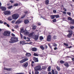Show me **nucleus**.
Here are the masks:
<instances>
[{
	"mask_svg": "<svg viewBox=\"0 0 74 74\" xmlns=\"http://www.w3.org/2000/svg\"><path fill=\"white\" fill-rule=\"evenodd\" d=\"M52 22H56V19H53L52 20Z\"/></svg>",
	"mask_w": 74,
	"mask_h": 74,
	"instance_id": "obj_45",
	"label": "nucleus"
},
{
	"mask_svg": "<svg viewBox=\"0 0 74 74\" xmlns=\"http://www.w3.org/2000/svg\"><path fill=\"white\" fill-rule=\"evenodd\" d=\"M10 41H9L10 43H14L15 42V40H14V38H12L10 39Z\"/></svg>",
	"mask_w": 74,
	"mask_h": 74,
	"instance_id": "obj_11",
	"label": "nucleus"
},
{
	"mask_svg": "<svg viewBox=\"0 0 74 74\" xmlns=\"http://www.w3.org/2000/svg\"><path fill=\"white\" fill-rule=\"evenodd\" d=\"M16 74H24V73H17Z\"/></svg>",
	"mask_w": 74,
	"mask_h": 74,
	"instance_id": "obj_54",
	"label": "nucleus"
},
{
	"mask_svg": "<svg viewBox=\"0 0 74 74\" xmlns=\"http://www.w3.org/2000/svg\"><path fill=\"white\" fill-rule=\"evenodd\" d=\"M71 59L73 61H74V58H72Z\"/></svg>",
	"mask_w": 74,
	"mask_h": 74,
	"instance_id": "obj_64",
	"label": "nucleus"
},
{
	"mask_svg": "<svg viewBox=\"0 0 74 74\" xmlns=\"http://www.w3.org/2000/svg\"><path fill=\"white\" fill-rule=\"evenodd\" d=\"M11 36H13V37H15V35L13 33L11 34Z\"/></svg>",
	"mask_w": 74,
	"mask_h": 74,
	"instance_id": "obj_49",
	"label": "nucleus"
},
{
	"mask_svg": "<svg viewBox=\"0 0 74 74\" xmlns=\"http://www.w3.org/2000/svg\"><path fill=\"white\" fill-rule=\"evenodd\" d=\"M20 42L21 44H22V45H24V44H29V43H25V41H20Z\"/></svg>",
	"mask_w": 74,
	"mask_h": 74,
	"instance_id": "obj_10",
	"label": "nucleus"
},
{
	"mask_svg": "<svg viewBox=\"0 0 74 74\" xmlns=\"http://www.w3.org/2000/svg\"><path fill=\"white\" fill-rule=\"evenodd\" d=\"M45 3L46 5L49 4V0H46L45 1Z\"/></svg>",
	"mask_w": 74,
	"mask_h": 74,
	"instance_id": "obj_22",
	"label": "nucleus"
},
{
	"mask_svg": "<svg viewBox=\"0 0 74 74\" xmlns=\"http://www.w3.org/2000/svg\"><path fill=\"white\" fill-rule=\"evenodd\" d=\"M51 67L50 66H49L47 69V71H51Z\"/></svg>",
	"mask_w": 74,
	"mask_h": 74,
	"instance_id": "obj_24",
	"label": "nucleus"
},
{
	"mask_svg": "<svg viewBox=\"0 0 74 74\" xmlns=\"http://www.w3.org/2000/svg\"><path fill=\"white\" fill-rule=\"evenodd\" d=\"M38 37H39V36L38 35H35L34 36V39L35 41H37L38 40Z\"/></svg>",
	"mask_w": 74,
	"mask_h": 74,
	"instance_id": "obj_12",
	"label": "nucleus"
},
{
	"mask_svg": "<svg viewBox=\"0 0 74 74\" xmlns=\"http://www.w3.org/2000/svg\"><path fill=\"white\" fill-rule=\"evenodd\" d=\"M47 67L45 66H43L42 68V69L43 70H45V69H47Z\"/></svg>",
	"mask_w": 74,
	"mask_h": 74,
	"instance_id": "obj_33",
	"label": "nucleus"
},
{
	"mask_svg": "<svg viewBox=\"0 0 74 74\" xmlns=\"http://www.w3.org/2000/svg\"><path fill=\"white\" fill-rule=\"evenodd\" d=\"M4 70H6V71H11L12 70V68H7L5 67H4Z\"/></svg>",
	"mask_w": 74,
	"mask_h": 74,
	"instance_id": "obj_13",
	"label": "nucleus"
},
{
	"mask_svg": "<svg viewBox=\"0 0 74 74\" xmlns=\"http://www.w3.org/2000/svg\"><path fill=\"white\" fill-rule=\"evenodd\" d=\"M0 9H1L2 11H6V10H7L6 7L4 6H1L0 7Z\"/></svg>",
	"mask_w": 74,
	"mask_h": 74,
	"instance_id": "obj_9",
	"label": "nucleus"
},
{
	"mask_svg": "<svg viewBox=\"0 0 74 74\" xmlns=\"http://www.w3.org/2000/svg\"><path fill=\"white\" fill-rule=\"evenodd\" d=\"M16 29H18V25H16L15 26Z\"/></svg>",
	"mask_w": 74,
	"mask_h": 74,
	"instance_id": "obj_56",
	"label": "nucleus"
},
{
	"mask_svg": "<svg viewBox=\"0 0 74 74\" xmlns=\"http://www.w3.org/2000/svg\"><path fill=\"white\" fill-rule=\"evenodd\" d=\"M0 23H3V22L2 21H1L0 20Z\"/></svg>",
	"mask_w": 74,
	"mask_h": 74,
	"instance_id": "obj_58",
	"label": "nucleus"
},
{
	"mask_svg": "<svg viewBox=\"0 0 74 74\" xmlns=\"http://www.w3.org/2000/svg\"><path fill=\"white\" fill-rule=\"evenodd\" d=\"M64 45H65V46H66V47L69 46L68 44L66 43H64Z\"/></svg>",
	"mask_w": 74,
	"mask_h": 74,
	"instance_id": "obj_37",
	"label": "nucleus"
},
{
	"mask_svg": "<svg viewBox=\"0 0 74 74\" xmlns=\"http://www.w3.org/2000/svg\"><path fill=\"white\" fill-rule=\"evenodd\" d=\"M15 40V42H16L17 41H18V38H14Z\"/></svg>",
	"mask_w": 74,
	"mask_h": 74,
	"instance_id": "obj_40",
	"label": "nucleus"
},
{
	"mask_svg": "<svg viewBox=\"0 0 74 74\" xmlns=\"http://www.w3.org/2000/svg\"><path fill=\"white\" fill-rule=\"evenodd\" d=\"M33 35V33H31L28 34V36L29 37H32Z\"/></svg>",
	"mask_w": 74,
	"mask_h": 74,
	"instance_id": "obj_25",
	"label": "nucleus"
},
{
	"mask_svg": "<svg viewBox=\"0 0 74 74\" xmlns=\"http://www.w3.org/2000/svg\"><path fill=\"white\" fill-rule=\"evenodd\" d=\"M50 17L51 19H53L55 18V15H51L50 16Z\"/></svg>",
	"mask_w": 74,
	"mask_h": 74,
	"instance_id": "obj_23",
	"label": "nucleus"
},
{
	"mask_svg": "<svg viewBox=\"0 0 74 74\" xmlns=\"http://www.w3.org/2000/svg\"><path fill=\"white\" fill-rule=\"evenodd\" d=\"M57 37V36H56L54 35L53 38V40H55V39H56Z\"/></svg>",
	"mask_w": 74,
	"mask_h": 74,
	"instance_id": "obj_35",
	"label": "nucleus"
},
{
	"mask_svg": "<svg viewBox=\"0 0 74 74\" xmlns=\"http://www.w3.org/2000/svg\"><path fill=\"white\" fill-rule=\"evenodd\" d=\"M12 7H13L12 5H11V6H10L8 7V9H11V8H12Z\"/></svg>",
	"mask_w": 74,
	"mask_h": 74,
	"instance_id": "obj_36",
	"label": "nucleus"
},
{
	"mask_svg": "<svg viewBox=\"0 0 74 74\" xmlns=\"http://www.w3.org/2000/svg\"><path fill=\"white\" fill-rule=\"evenodd\" d=\"M28 66V63L27 62L25 63L23 65V67H27Z\"/></svg>",
	"mask_w": 74,
	"mask_h": 74,
	"instance_id": "obj_16",
	"label": "nucleus"
},
{
	"mask_svg": "<svg viewBox=\"0 0 74 74\" xmlns=\"http://www.w3.org/2000/svg\"><path fill=\"white\" fill-rule=\"evenodd\" d=\"M39 73L38 72V71H36L35 72V74H38Z\"/></svg>",
	"mask_w": 74,
	"mask_h": 74,
	"instance_id": "obj_46",
	"label": "nucleus"
},
{
	"mask_svg": "<svg viewBox=\"0 0 74 74\" xmlns=\"http://www.w3.org/2000/svg\"><path fill=\"white\" fill-rule=\"evenodd\" d=\"M56 68L57 69V70L58 71H60V67L58 66H57L56 67Z\"/></svg>",
	"mask_w": 74,
	"mask_h": 74,
	"instance_id": "obj_26",
	"label": "nucleus"
},
{
	"mask_svg": "<svg viewBox=\"0 0 74 74\" xmlns=\"http://www.w3.org/2000/svg\"><path fill=\"white\" fill-rule=\"evenodd\" d=\"M64 65H65L66 67H69V63L67 62L65 63L64 64Z\"/></svg>",
	"mask_w": 74,
	"mask_h": 74,
	"instance_id": "obj_18",
	"label": "nucleus"
},
{
	"mask_svg": "<svg viewBox=\"0 0 74 74\" xmlns=\"http://www.w3.org/2000/svg\"><path fill=\"white\" fill-rule=\"evenodd\" d=\"M3 13L5 15H8L11 14V12L10 11L7 10L4 11Z\"/></svg>",
	"mask_w": 74,
	"mask_h": 74,
	"instance_id": "obj_6",
	"label": "nucleus"
},
{
	"mask_svg": "<svg viewBox=\"0 0 74 74\" xmlns=\"http://www.w3.org/2000/svg\"><path fill=\"white\" fill-rule=\"evenodd\" d=\"M34 69L35 71H38L39 70H42V69L41 68L40 65L34 68Z\"/></svg>",
	"mask_w": 74,
	"mask_h": 74,
	"instance_id": "obj_4",
	"label": "nucleus"
},
{
	"mask_svg": "<svg viewBox=\"0 0 74 74\" xmlns=\"http://www.w3.org/2000/svg\"><path fill=\"white\" fill-rule=\"evenodd\" d=\"M29 22V21L28 20H25L24 21V23L25 24H27Z\"/></svg>",
	"mask_w": 74,
	"mask_h": 74,
	"instance_id": "obj_21",
	"label": "nucleus"
},
{
	"mask_svg": "<svg viewBox=\"0 0 74 74\" xmlns=\"http://www.w3.org/2000/svg\"><path fill=\"white\" fill-rule=\"evenodd\" d=\"M33 60L35 62H38V60L37 58H36V57H34L33 58Z\"/></svg>",
	"mask_w": 74,
	"mask_h": 74,
	"instance_id": "obj_15",
	"label": "nucleus"
},
{
	"mask_svg": "<svg viewBox=\"0 0 74 74\" xmlns=\"http://www.w3.org/2000/svg\"><path fill=\"white\" fill-rule=\"evenodd\" d=\"M48 74H52V73H51V72H49Z\"/></svg>",
	"mask_w": 74,
	"mask_h": 74,
	"instance_id": "obj_63",
	"label": "nucleus"
},
{
	"mask_svg": "<svg viewBox=\"0 0 74 74\" xmlns=\"http://www.w3.org/2000/svg\"><path fill=\"white\" fill-rule=\"evenodd\" d=\"M12 19H13L12 18V17L11 16L9 17L8 18V21H12Z\"/></svg>",
	"mask_w": 74,
	"mask_h": 74,
	"instance_id": "obj_20",
	"label": "nucleus"
},
{
	"mask_svg": "<svg viewBox=\"0 0 74 74\" xmlns=\"http://www.w3.org/2000/svg\"><path fill=\"white\" fill-rule=\"evenodd\" d=\"M15 22V20H13L11 22V23H14Z\"/></svg>",
	"mask_w": 74,
	"mask_h": 74,
	"instance_id": "obj_52",
	"label": "nucleus"
},
{
	"mask_svg": "<svg viewBox=\"0 0 74 74\" xmlns=\"http://www.w3.org/2000/svg\"><path fill=\"white\" fill-rule=\"evenodd\" d=\"M7 27H10V25H9L8 24H7Z\"/></svg>",
	"mask_w": 74,
	"mask_h": 74,
	"instance_id": "obj_55",
	"label": "nucleus"
},
{
	"mask_svg": "<svg viewBox=\"0 0 74 74\" xmlns=\"http://www.w3.org/2000/svg\"><path fill=\"white\" fill-rule=\"evenodd\" d=\"M36 26H33L32 28V30H36Z\"/></svg>",
	"mask_w": 74,
	"mask_h": 74,
	"instance_id": "obj_29",
	"label": "nucleus"
},
{
	"mask_svg": "<svg viewBox=\"0 0 74 74\" xmlns=\"http://www.w3.org/2000/svg\"><path fill=\"white\" fill-rule=\"evenodd\" d=\"M38 25H41V23H38Z\"/></svg>",
	"mask_w": 74,
	"mask_h": 74,
	"instance_id": "obj_61",
	"label": "nucleus"
},
{
	"mask_svg": "<svg viewBox=\"0 0 74 74\" xmlns=\"http://www.w3.org/2000/svg\"><path fill=\"white\" fill-rule=\"evenodd\" d=\"M55 17L56 18H59V15H54Z\"/></svg>",
	"mask_w": 74,
	"mask_h": 74,
	"instance_id": "obj_32",
	"label": "nucleus"
},
{
	"mask_svg": "<svg viewBox=\"0 0 74 74\" xmlns=\"http://www.w3.org/2000/svg\"><path fill=\"white\" fill-rule=\"evenodd\" d=\"M63 13L65 15H66V12H63Z\"/></svg>",
	"mask_w": 74,
	"mask_h": 74,
	"instance_id": "obj_57",
	"label": "nucleus"
},
{
	"mask_svg": "<svg viewBox=\"0 0 74 74\" xmlns=\"http://www.w3.org/2000/svg\"><path fill=\"white\" fill-rule=\"evenodd\" d=\"M44 39V38L42 36H40L39 37V39L40 40H42Z\"/></svg>",
	"mask_w": 74,
	"mask_h": 74,
	"instance_id": "obj_27",
	"label": "nucleus"
},
{
	"mask_svg": "<svg viewBox=\"0 0 74 74\" xmlns=\"http://www.w3.org/2000/svg\"><path fill=\"white\" fill-rule=\"evenodd\" d=\"M20 34L21 38L22 39V38H23V35H22L21 33H20Z\"/></svg>",
	"mask_w": 74,
	"mask_h": 74,
	"instance_id": "obj_43",
	"label": "nucleus"
},
{
	"mask_svg": "<svg viewBox=\"0 0 74 74\" xmlns=\"http://www.w3.org/2000/svg\"><path fill=\"white\" fill-rule=\"evenodd\" d=\"M10 34H11V32L8 31H5L3 33V35L4 36H7L9 37L10 36Z\"/></svg>",
	"mask_w": 74,
	"mask_h": 74,
	"instance_id": "obj_1",
	"label": "nucleus"
},
{
	"mask_svg": "<svg viewBox=\"0 0 74 74\" xmlns=\"http://www.w3.org/2000/svg\"><path fill=\"white\" fill-rule=\"evenodd\" d=\"M25 35H29V32H25Z\"/></svg>",
	"mask_w": 74,
	"mask_h": 74,
	"instance_id": "obj_38",
	"label": "nucleus"
},
{
	"mask_svg": "<svg viewBox=\"0 0 74 74\" xmlns=\"http://www.w3.org/2000/svg\"><path fill=\"white\" fill-rule=\"evenodd\" d=\"M25 14H27L28 13V11H26L24 12Z\"/></svg>",
	"mask_w": 74,
	"mask_h": 74,
	"instance_id": "obj_51",
	"label": "nucleus"
},
{
	"mask_svg": "<svg viewBox=\"0 0 74 74\" xmlns=\"http://www.w3.org/2000/svg\"><path fill=\"white\" fill-rule=\"evenodd\" d=\"M67 14L70 16H71V12H67Z\"/></svg>",
	"mask_w": 74,
	"mask_h": 74,
	"instance_id": "obj_44",
	"label": "nucleus"
},
{
	"mask_svg": "<svg viewBox=\"0 0 74 74\" xmlns=\"http://www.w3.org/2000/svg\"><path fill=\"white\" fill-rule=\"evenodd\" d=\"M12 16L13 19H17L19 18V15L18 13H16L12 14Z\"/></svg>",
	"mask_w": 74,
	"mask_h": 74,
	"instance_id": "obj_2",
	"label": "nucleus"
},
{
	"mask_svg": "<svg viewBox=\"0 0 74 74\" xmlns=\"http://www.w3.org/2000/svg\"><path fill=\"white\" fill-rule=\"evenodd\" d=\"M28 60V58H25V59H23L22 60L20 61V63H24V62H26V61H27Z\"/></svg>",
	"mask_w": 74,
	"mask_h": 74,
	"instance_id": "obj_8",
	"label": "nucleus"
},
{
	"mask_svg": "<svg viewBox=\"0 0 74 74\" xmlns=\"http://www.w3.org/2000/svg\"><path fill=\"white\" fill-rule=\"evenodd\" d=\"M18 3H16L14 4V7H16L17 6H18Z\"/></svg>",
	"mask_w": 74,
	"mask_h": 74,
	"instance_id": "obj_34",
	"label": "nucleus"
},
{
	"mask_svg": "<svg viewBox=\"0 0 74 74\" xmlns=\"http://www.w3.org/2000/svg\"><path fill=\"white\" fill-rule=\"evenodd\" d=\"M45 49H47L48 48V46L46 45H45Z\"/></svg>",
	"mask_w": 74,
	"mask_h": 74,
	"instance_id": "obj_48",
	"label": "nucleus"
},
{
	"mask_svg": "<svg viewBox=\"0 0 74 74\" xmlns=\"http://www.w3.org/2000/svg\"><path fill=\"white\" fill-rule=\"evenodd\" d=\"M40 48L42 49V50H44V47L43 46H40Z\"/></svg>",
	"mask_w": 74,
	"mask_h": 74,
	"instance_id": "obj_31",
	"label": "nucleus"
},
{
	"mask_svg": "<svg viewBox=\"0 0 74 74\" xmlns=\"http://www.w3.org/2000/svg\"><path fill=\"white\" fill-rule=\"evenodd\" d=\"M4 25H7V23L6 22H4Z\"/></svg>",
	"mask_w": 74,
	"mask_h": 74,
	"instance_id": "obj_62",
	"label": "nucleus"
},
{
	"mask_svg": "<svg viewBox=\"0 0 74 74\" xmlns=\"http://www.w3.org/2000/svg\"><path fill=\"white\" fill-rule=\"evenodd\" d=\"M22 22V21H21V20H18L17 21H16L15 23L16 24H18H18H19V23H21Z\"/></svg>",
	"mask_w": 74,
	"mask_h": 74,
	"instance_id": "obj_14",
	"label": "nucleus"
},
{
	"mask_svg": "<svg viewBox=\"0 0 74 74\" xmlns=\"http://www.w3.org/2000/svg\"><path fill=\"white\" fill-rule=\"evenodd\" d=\"M53 12L54 13H56V10H53Z\"/></svg>",
	"mask_w": 74,
	"mask_h": 74,
	"instance_id": "obj_53",
	"label": "nucleus"
},
{
	"mask_svg": "<svg viewBox=\"0 0 74 74\" xmlns=\"http://www.w3.org/2000/svg\"><path fill=\"white\" fill-rule=\"evenodd\" d=\"M48 45H49V47H50V48H51V45L49 43H48Z\"/></svg>",
	"mask_w": 74,
	"mask_h": 74,
	"instance_id": "obj_50",
	"label": "nucleus"
},
{
	"mask_svg": "<svg viewBox=\"0 0 74 74\" xmlns=\"http://www.w3.org/2000/svg\"><path fill=\"white\" fill-rule=\"evenodd\" d=\"M31 50L32 51L36 52V51H37V48L36 47L32 48L31 49Z\"/></svg>",
	"mask_w": 74,
	"mask_h": 74,
	"instance_id": "obj_17",
	"label": "nucleus"
},
{
	"mask_svg": "<svg viewBox=\"0 0 74 74\" xmlns=\"http://www.w3.org/2000/svg\"><path fill=\"white\" fill-rule=\"evenodd\" d=\"M53 47H57V45L55 43H54L53 45Z\"/></svg>",
	"mask_w": 74,
	"mask_h": 74,
	"instance_id": "obj_47",
	"label": "nucleus"
},
{
	"mask_svg": "<svg viewBox=\"0 0 74 74\" xmlns=\"http://www.w3.org/2000/svg\"><path fill=\"white\" fill-rule=\"evenodd\" d=\"M60 63L61 64H63V63H64V62L63 60H61L60 61Z\"/></svg>",
	"mask_w": 74,
	"mask_h": 74,
	"instance_id": "obj_39",
	"label": "nucleus"
},
{
	"mask_svg": "<svg viewBox=\"0 0 74 74\" xmlns=\"http://www.w3.org/2000/svg\"><path fill=\"white\" fill-rule=\"evenodd\" d=\"M69 33L68 34V35H67V36L68 38H70L72 34H73V31L71 30L69 31Z\"/></svg>",
	"mask_w": 74,
	"mask_h": 74,
	"instance_id": "obj_5",
	"label": "nucleus"
},
{
	"mask_svg": "<svg viewBox=\"0 0 74 74\" xmlns=\"http://www.w3.org/2000/svg\"><path fill=\"white\" fill-rule=\"evenodd\" d=\"M68 21H70V23L71 25H74V19H73L71 18L70 17H69L68 18Z\"/></svg>",
	"mask_w": 74,
	"mask_h": 74,
	"instance_id": "obj_3",
	"label": "nucleus"
},
{
	"mask_svg": "<svg viewBox=\"0 0 74 74\" xmlns=\"http://www.w3.org/2000/svg\"><path fill=\"white\" fill-rule=\"evenodd\" d=\"M70 28L71 29H72V30H73L74 29V26H72L70 27Z\"/></svg>",
	"mask_w": 74,
	"mask_h": 74,
	"instance_id": "obj_41",
	"label": "nucleus"
},
{
	"mask_svg": "<svg viewBox=\"0 0 74 74\" xmlns=\"http://www.w3.org/2000/svg\"><path fill=\"white\" fill-rule=\"evenodd\" d=\"M51 36L50 35H48L47 37V41H51Z\"/></svg>",
	"mask_w": 74,
	"mask_h": 74,
	"instance_id": "obj_7",
	"label": "nucleus"
},
{
	"mask_svg": "<svg viewBox=\"0 0 74 74\" xmlns=\"http://www.w3.org/2000/svg\"><path fill=\"white\" fill-rule=\"evenodd\" d=\"M54 50H56V49H57V47H55L54 48Z\"/></svg>",
	"mask_w": 74,
	"mask_h": 74,
	"instance_id": "obj_60",
	"label": "nucleus"
},
{
	"mask_svg": "<svg viewBox=\"0 0 74 74\" xmlns=\"http://www.w3.org/2000/svg\"><path fill=\"white\" fill-rule=\"evenodd\" d=\"M20 32L21 33H23L24 32V29L23 28H22L20 29Z\"/></svg>",
	"mask_w": 74,
	"mask_h": 74,
	"instance_id": "obj_28",
	"label": "nucleus"
},
{
	"mask_svg": "<svg viewBox=\"0 0 74 74\" xmlns=\"http://www.w3.org/2000/svg\"><path fill=\"white\" fill-rule=\"evenodd\" d=\"M23 38L25 40H26L27 38L26 36H23Z\"/></svg>",
	"mask_w": 74,
	"mask_h": 74,
	"instance_id": "obj_59",
	"label": "nucleus"
},
{
	"mask_svg": "<svg viewBox=\"0 0 74 74\" xmlns=\"http://www.w3.org/2000/svg\"><path fill=\"white\" fill-rule=\"evenodd\" d=\"M26 56H31L32 54L30 53H27L26 54Z\"/></svg>",
	"mask_w": 74,
	"mask_h": 74,
	"instance_id": "obj_19",
	"label": "nucleus"
},
{
	"mask_svg": "<svg viewBox=\"0 0 74 74\" xmlns=\"http://www.w3.org/2000/svg\"><path fill=\"white\" fill-rule=\"evenodd\" d=\"M34 56H38V55L36 53H34L33 54Z\"/></svg>",
	"mask_w": 74,
	"mask_h": 74,
	"instance_id": "obj_30",
	"label": "nucleus"
},
{
	"mask_svg": "<svg viewBox=\"0 0 74 74\" xmlns=\"http://www.w3.org/2000/svg\"><path fill=\"white\" fill-rule=\"evenodd\" d=\"M25 16H26V15H23L22 16L21 18L22 19H23V18H24Z\"/></svg>",
	"mask_w": 74,
	"mask_h": 74,
	"instance_id": "obj_42",
	"label": "nucleus"
}]
</instances>
